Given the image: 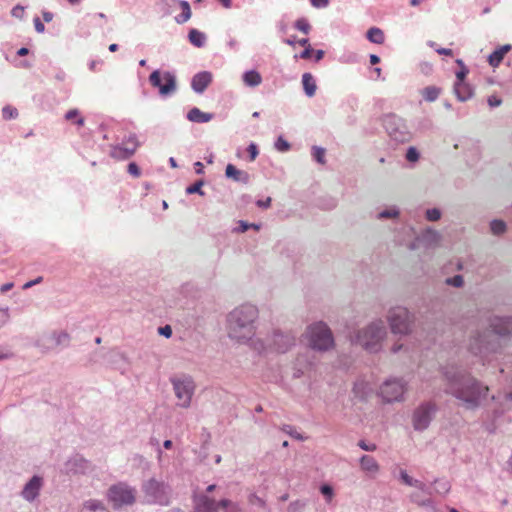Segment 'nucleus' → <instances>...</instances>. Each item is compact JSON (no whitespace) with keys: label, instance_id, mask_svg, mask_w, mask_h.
Wrapping results in <instances>:
<instances>
[{"label":"nucleus","instance_id":"nucleus-38","mask_svg":"<svg viewBox=\"0 0 512 512\" xmlns=\"http://www.w3.org/2000/svg\"><path fill=\"white\" fill-rule=\"evenodd\" d=\"M506 228H507L506 223L502 220L495 219V220L491 221V223H490V229L494 235L503 234L506 231Z\"/></svg>","mask_w":512,"mask_h":512},{"label":"nucleus","instance_id":"nucleus-45","mask_svg":"<svg viewBox=\"0 0 512 512\" xmlns=\"http://www.w3.org/2000/svg\"><path fill=\"white\" fill-rule=\"evenodd\" d=\"M295 28L305 34H308L310 31V24L305 18H300L295 22Z\"/></svg>","mask_w":512,"mask_h":512},{"label":"nucleus","instance_id":"nucleus-46","mask_svg":"<svg viewBox=\"0 0 512 512\" xmlns=\"http://www.w3.org/2000/svg\"><path fill=\"white\" fill-rule=\"evenodd\" d=\"M275 148L279 152H287L290 149V144L282 136H279L275 141Z\"/></svg>","mask_w":512,"mask_h":512},{"label":"nucleus","instance_id":"nucleus-4","mask_svg":"<svg viewBox=\"0 0 512 512\" xmlns=\"http://www.w3.org/2000/svg\"><path fill=\"white\" fill-rule=\"evenodd\" d=\"M387 336V329L381 319H376L358 330L355 342L365 350L376 353L382 347V342Z\"/></svg>","mask_w":512,"mask_h":512},{"label":"nucleus","instance_id":"nucleus-48","mask_svg":"<svg viewBox=\"0 0 512 512\" xmlns=\"http://www.w3.org/2000/svg\"><path fill=\"white\" fill-rule=\"evenodd\" d=\"M249 503L253 506H257V507H260V508H265L266 507V502L264 499H262L261 497H259L258 495L256 494H251L249 496V499H248Z\"/></svg>","mask_w":512,"mask_h":512},{"label":"nucleus","instance_id":"nucleus-16","mask_svg":"<svg viewBox=\"0 0 512 512\" xmlns=\"http://www.w3.org/2000/svg\"><path fill=\"white\" fill-rule=\"evenodd\" d=\"M296 337L290 332L274 331L267 339L268 348L279 353L287 352L295 345Z\"/></svg>","mask_w":512,"mask_h":512},{"label":"nucleus","instance_id":"nucleus-55","mask_svg":"<svg viewBox=\"0 0 512 512\" xmlns=\"http://www.w3.org/2000/svg\"><path fill=\"white\" fill-rule=\"evenodd\" d=\"M24 10L25 8L21 5H16L12 10H11V15L15 18H18V19H22L23 16H24Z\"/></svg>","mask_w":512,"mask_h":512},{"label":"nucleus","instance_id":"nucleus-52","mask_svg":"<svg viewBox=\"0 0 512 512\" xmlns=\"http://www.w3.org/2000/svg\"><path fill=\"white\" fill-rule=\"evenodd\" d=\"M110 359H111L110 363L113 365L118 364L120 361H123V362L126 361L124 354H122L120 352H112L110 355Z\"/></svg>","mask_w":512,"mask_h":512},{"label":"nucleus","instance_id":"nucleus-37","mask_svg":"<svg viewBox=\"0 0 512 512\" xmlns=\"http://www.w3.org/2000/svg\"><path fill=\"white\" fill-rule=\"evenodd\" d=\"M65 119L68 121H75V124L79 127L83 126L85 120L82 116H80V112L77 109H71L66 112Z\"/></svg>","mask_w":512,"mask_h":512},{"label":"nucleus","instance_id":"nucleus-10","mask_svg":"<svg viewBox=\"0 0 512 512\" xmlns=\"http://www.w3.org/2000/svg\"><path fill=\"white\" fill-rule=\"evenodd\" d=\"M174 394L177 398V406L189 408L192 397L195 393L196 385L192 377L183 375L171 378Z\"/></svg>","mask_w":512,"mask_h":512},{"label":"nucleus","instance_id":"nucleus-60","mask_svg":"<svg viewBox=\"0 0 512 512\" xmlns=\"http://www.w3.org/2000/svg\"><path fill=\"white\" fill-rule=\"evenodd\" d=\"M487 102L488 105L492 108L498 107L502 104V100L495 95L489 96Z\"/></svg>","mask_w":512,"mask_h":512},{"label":"nucleus","instance_id":"nucleus-58","mask_svg":"<svg viewBox=\"0 0 512 512\" xmlns=\"http://www.w3.org/2000/svg\"><path fill=\"white\" fill-rule=\"evenodd\" d=\"M250 228V225L249 223L243 221V220H240L238 222V227L234 228L233 229V232H237V233H244L246 232L248 229Z\"/></svg>","mask_w":512,"mask_h":512},{"label":"nucleus","instance_id":"nucleus-7","mask_svg":"<svg viewBox=\"0 0 512 512\" xmlns=\"http://www.w3.org/2000/svg\"><path fill=\"white\" fill-rule=\"evenodd\" d=\"M71 335L62 329L51 330L40 334L34 342V347L42 354H49L69 347Z\"/></svg>","mask_w":512,"mask_h":512},{"label":"nucleus","instance_id":"nucleus-36","mask_svg":"<svg viewBox=\"0 0 512 512\" xmlns=\"http://www.w3.org/2000/svg\"><path fill=\"white\" fill-rule=\"evenodd\" d=\"M421 94L427 102H434L440 95V89L435 86H427L421 91Z\"/></svg>","mask_w":512,"mask_h":512},{"label":"nucleus","instance_id":"nucleus-53","mask_svg":"<svg viewBox=\"0 0 512 512\" xmlns=\"http://www.w3.org/2000/svg\"><path fill=\"white\" fill-rule=\"evenodd\" d=\"M247 151L249 153L251 161H254L257 158L258 154H259L258 147L253 142L248 145Z\"/></svg>","mask_w":512,"mask_h":512},{"label":"nucleus","instance_id":"nucleus-9","mask_svg":"<svg viewBox=\"0 0 512 512\" xmlns=\"http://www.w3.org/2000/svg\"><path fill=\"white\" fill-rule=\"evenodd\" d=\"M136 494V489L125 482L114 484L107 491L108 500L116 509L134 504Z\"/></svg>","mask_w":512,"mask_h":512},{"label":"nucleus","instance_id":"nucleus-30","mask_svg":"<svg viewBox=\"0 0 512 512\" xmlns=\"http://www.w3.org/2000/svg\"><path fill=\"white\" fill-rule=\"evenodd\" d=\"M243 82L248 87H257L262 83V76L256 70L246 71L242 76Z\"/></svg>","mask_w":512,"mask_h":512},{"label":"nucleus","instance_id":"nucleus-32","mask_svg":"<svg viewBox=\"0 0 512 512\" xmlns=\"http://www.w3.org/2000/svg\"><path fill=\"white\" fill-rule=\"evenodd\" d=\"M179 8H181L182 13L175 17V21L178 24H183L187 22L191 18V8L187 1L181 0L179 2Z\"/></svg>","mask_w":512,"mask_h":512},{"label":"nucleus","instance_id":"nucleus-22","mask_svg":"<svg viewBox=\"0 0 512 512\" xmlns=\"http://www.w3.org/2000/svg\"><path fill=\"white\" fill-rule=\"evenodd\" d=\"M432 491L429 488V494L423 493L419 489H416L410 494V500L417 504L418 506L425 507V508H432L434 509V502L431 498Z\"/></svg>","mask_w":512,"mask_h":512},{"label":"nucleus","instance_id":"nucleus-49","mask_svg":"<svg viewBox=\"0 0 512 512\" xmlns=\"http://www.w3.org/2000/svg\"><path fill=\"white\" fill-rule=\"evenodd\" d=\"M420 157L418 150L415 147H409L406 152V159L409 162H416Z\"/></svg>","mask_w":512,"mask_h":512},{"label":"nucleus","instance_id":"nucleus-26","mask_svg":"<svg viewBox=\"0 0 512 512\" xmlns=\"http://www.w3.org/2000/svg\"><path fill=\"white\" fill-rule=\"evenodd\" d=\"M360 467L364 472L370 475L377 474L380 469L379 464L377 463L375 458L370 455H363L360 458Z\"/></svg>","mask_w":512,"mask_h":512},{"label":"nucleus","instance_id":"nucleus-42","mask_svg":"<svg viewBox=\"0 0 512 512\" xmlns=\"http://www.w3.org/2000/svg\"><path fill=\"white\" fill-rule=\"evenodd\" d=\"M204 182L203 180H198L197 182H195L193 185H190L186 188V193L187 194H199L201 196L204 195V192L202 190V186H203Z\"/></svg>","mask_w":512,"mask_h":512},{"label":"nucleus","instance_id":"nucleus-43","mask_svg":"<svg viewBox=\"0 0 512 512\" xmlns=\"http://www.w3.org/2000/svg\"><path fill=\"white\" fill-rule=\"evenodd\" d=\"M320 492L325 497L327 503H330L332 501L334 497V490L332 486L324 484L320 487Z\"/></svg>","mask_w":512,"mask_h":512},{"label":"nucleus","instance_id":"nucleus-11","mask_svg":"<svg viewBox=\"0 0 512 512\" xmlns=\"http://www.w3.org/2000/svg\"><path fill=\"white\" fill-rule=\"evenodd\" d=\"M383 126L390 139L395 143H406L411 140V132L405 120L401 117L395 114H388L383 118Z\"/></svg>","mask_w":512,"mask_h":512},{"label":"nucleus","instance_id":"nucleus-3","mask_svg":"<svg viewBox=\"0 0 512 512\" xmlns=\"http://www.w3.org/2000/svg\"><path fill=\"white\" fill-rule=\"evenodd\" d=\"M491 330L477 331L470 339L469 350L483 361L488 360L489 355L497 353L501 347V336L509 332L508 320L501 317L490 319Z\"/></svg>","mask_w":512,"mask_h":512},{"label":"nucleus","instance_id":"nucleus-50","mask_svg":"<svg viewBox=\"0 0 512 512\" xmlns=\"http://www.w3.org/2000/svg\"><path fill=\"white\" fill-rule=\"evenodd\" d=\"M10 319L9 308H0V328L4 326Z\"/></svg>","mask_w":512,"mask_h":512},{"label":"nucleus","instance_id":"nucleus-39","mask_svg":"<svg viewBox=\"0 0 512 512\" xmlns=\"http://www.w3.org/2000/svg\"><path fill=\"white\" fill-rule=\"evenodd\" d=\"M325 153V149L319 146H313L311 149L313 159L319 164H325Z\"/></svg>","mask_w":512,"mask_h":512},{"label":"nucleus","instance_id":"nucleus-40","mask_svg":"<svg viewBox=\"0 0 512 512\" xmlns=\"http://www.w3.org/2000/svg\"><path fill=\"white\" fill-rule=\"evenodd\" d=\"M450 483L447 480L435 481V492L440 495H445L450 491Z\"/></svg>","mask_w":512,"mask_h":512},{"label":"nucleus","instance_id":"nucleus-35","mask_svg":"<svg viewBox=\"0 0 512 512\" xmlns=\"http://www.w3.org/2000/svg\"><path fill=\"white\" fill-rule=\"evenodd\" d=\"M367 39L375 44H382L385 40L384 33L377 27H372L367 31Z\"/></svg>","mask_w":512,"mask_h":512},{"label":"nucleus","instance_id":"nucleus-14","mask_svg":"<svg viewBox=\"0 0 512 512\" xmlns=\"http://www.w3.org/2000/svg\"><path fill=\"white\" fill-rule=\"evenodd\" d=\"M407 389L403 378H389L380 387V395L386 402L402 401Z\"/></svg>","mask_w":512,"mask_h":512},{"label":"nucleus","instance_id":"nucleus-59","mask_svg":"<svg viewBox=\"0 0 512 512\" xmlns=\"http://www.w3.org/2000/svg\"><path fill=\"white\" fill-rule=\"evenodd\" d=\"M468 74V69L466 66L461 67V70L456 72V82L465 81V78Z\"/></svg>","mask_w":512,"mask_h":512},{"label":"nucleus","instance_id":"nucleus-27","mask_svg":"<svg viewBox=\"0 0 512 512\" xmlns=\"http://www.w3.org/2000/svg\"><path fill=\"white\" fill-rule=\"evenodd\" d=\"M511 49L512 46L510 44H505L493 51L488 57L489 64L492 67H498L502 62L505 54L508 53Z\"/></svg>","mask_w":512,"mask_h":512},{"label":"nucleus","instance_id":"nucleus-19","mask_svg":"<svg viewBox=\"0 0 512 512\" xmlns=\"http://www.w3.org/2000/svg\"><path fill=\"white\" fill-rule=\"evenodd\" d=\"M441 241V233L432 228H426L416 237V242L426 249H435L439 247Z\"/></svg>","mask_w":512,"mask_h":512},{"label":"nucleus","instance_id":"nucleus-33","mask_svg":"<svg viewBox=\"0 0 512 512\" xmlns=\"http://www.w3.org/2000/svg\"><path fill=\"white\" fill-rule=\"evenodd\" d=\"M188 38L191 44L198 48L203 47L206 41V35L197 29H191Z\"/></svg>","mask_w":512,"mask_h":512},{"label":"nucleus","instance_id":"nucleus-62","mask_svg":"<svg viewBox=\"0 0 512 512\" xmlns=\"http://www.w3.org/2000/svg\"><path fill=\"white\" fill-rule=\"evenodd\" d=\"M158 333L166 338H169L172 335V329L169 325H165L158 328Z\"/></svg>","mask_w":512,"mask_h":512},{"label":"nucleus","instance_id":"nucleus-44","mask_svg":"<svg viewBox=\"0 0 512 512\" xmlns=\"http://www.w3.org/2000/svg\"><path fill=\"white\" fill-rule=\"evenodd\" d=\"M441 211L438 208L427 209L425 212L428 221H438L441 218Z\"/></svg>","mask_w":512,"mask_h":512},{"label":"nucleus","instance_id":"nucleus-47","mask_svg":"<svg viewBox=\"0 0 512 512\" xmlns=\"http://www.w3.org/2000/svg\"><path fill=\"white\" fill-rule=\"evenodd\" d=\"M445 282L447 285H450L453 287H458V288L462 287L464 284V280L461 275H455L453 277L447 278Z\"/></svg>","mask_w":512,"mask_h":512},{"label":"nucleus","instance_id":"nucleus-8","mask_svg":"<svg viewBox=\"0 0 512 512\" xmlns=\"http://www.w3.org/2000/svg\"><path fill=\"white\" fill-rule=\"evenodd\" d=\"M387 321L393 334L408 335L413 329L414 315L406 307L395 306L389 309Z\"/></svg>","mask_w":512,"mask_h":512},{"label":"nucleus","instance_id":"nucleus-29","mask_svg":"<svg viewBox=\"0 0 512 512\" xmlns=\"http://www.w3.org/2000/svg\"><path fill=\"white\" fill-rule=\"evenodd\" d=\"M302 85L306 96L313 97L317 90L316 81L311 73L302 75Z\"/></svg>","mask_w":512,"mask_h":512},{"label":"nucleus","instance_id":"nucleus-28","mask_svg":"<svg viewBox=\"0 0 512 512\" xmlns=\"http://www.w3.org/2000/svg\"><path fill=\"white\" fill-rule=\"evenodd\" d=\"M400 479L403 481L404 484L411 487H415L416 489H419L421 492L429 494V487L424 482L409 476L405 470L400 471Z\"/></svg>","mask_w":512,"mask_h":512},{"label":"nucleus","instance_id":"nucleus-13","mask_svg":"<svg viewBox=\"0 0 512 512\" xmlns=\"http://www.w3.org/2000/svg\"><path fill=\"white\" fill-rule=\"evenodd\" d=\"M241 512L239 505L228 499H223L216 502L214 499L207 495H201L196 502L194 512Z\"/></svg>","mask_w":512,"mask_h":512},{"label":"nucleus","instance_id":"nucleus-31","mask_svg":"<svg viewBox=\"0 0 512 512\" xmlns=\"http://www.w3.org/2000/svg\"><path fill=\"white\" fill-rule=\"evenodd\" d=\"M81 512H109L104 504L95 499H90L84 502Z\"/></svg>","mask_w":512,"mask_h":512},{"label":"nucleus","instance_id":"nucleus-51","mask_svg":"<svg viewBox=\"0 0 512 512\" xmlns=\"http://www.w3.org/2000/svg\"><path fill=\"white\" fill-rule=\"evenodd\" d=\"M181 0H161L162 9H175L179 6Z\"/></svg>","mask_w":512,"mask_h":512},{"label":"nucleus","instance_id":"nucleus-20","mask_svg":"<svg viewBox=\"0 0 512 512\" xmlns=\"http://www.w3.org/2000/svg\"><path fill=\"white\" fill-rule=\"evenodd\" d=\"M212 82V74L208 71L196 73L191 80V87L197 94H202Z\"/></svg>","mask_w":512,"mask_h":512},{"label":"nucleus","instance_id":"nucleus-23","mask_svg":"<svg viewBox=\"0 0 512 512\" xmlns=\"http://www.w3.org/2000/svg\"><path fill=\"white\" fill-rule=\"evenodd\" d=\"M225 176L235 182L247 184L249 174L246 171L236 168L233 164H228L225 169Z\"/></svg>","mask_w":512,"mask_h":512},{"label":"nucleus","instance_id":"nucleus-12","mask_svg":"<svg viewBox=\"0 0 512 512\" xmlns=\"http://www.w3.org/2000/svg\"><path fill=\"white\" fill-rule=\"evenodd\" d=\"M149 83L158 89L161 97H169L177 91V79L174 72L154 70L149 76Z\"/></svg>","mask_w":512,"mask_h":512},{"label":"nucleus","instance_id":"nucleus-1","mask_svg":"<svg viewBox=\"0 0 512 512\" xmlns=\"http://www.w3.org/2000/svg\"><path fill=\"white\" fill-rule=\"evenodd\" d=\"M445 381V392L455 399L466 409H476L486 398L489 388L470 372L457 367L446 366L443 369Z\"/></svg>","mask_w":512,"mask_h":512},{"label":"nucleus","instance_id":"nucleus-18","mask_svg":"<svg viewBox=\"0 0 512 512\" xmlns=\"http://www.w3.org/2000/svg\"><path fill=\"white\" fill-rule=\"evenodd\" d=\"M44 486V479L39 475H34L24 485L20 496L27 502H34L40 495V492Z\"/></svg>","mask_w":512,"mask_h":512},{"label":"nucleus","instance_id":"nucleus-15","mask_svg":"<svg viewBox=\"0 0 512 512\" xmlns=\"http://www.w3.org/2000/svg\"><path fill=\"white\" fill-rule=\"evenodd\" d=\"M138 146L139 142L136 134L130 133L123 138L122 143L111 147L110 155L118 160L128 159L135 153Z\"/></svg>","mask_w":512,"mask_h":512},{"label":"nucleus","instance_id":"nucleus-41","mask_svg":"<svg viewBox=\"0 0 512 512\" xmlns=\"http://www.w3.org/2000/svg\"><path fill=\"white\" fill-rule=\"evenodd\" d=\"M2 116L5 120L15 119L18 116V111L12 106H4L2 109Z\"/></svg>","mask_w":512,"mask_h":512},{"label":"nucleus","instance_id":"nucleus-34","mask_svg":"<svg viewBox=\"0 0 512 512\" xmlns=\"http://www.w3.org/2000/svg\"><path fill=\"white\" fill-rule=\"evenodd\" d=\"M400 215V210L397 206L395 205H392V206H388L386 207L385 209H383L382 211H380L376 218L379 219V220H382V219H395V218H398Z\"/></svg>","mask_w":512,"mask_h":512},{"label":"nucleus","instance_id":"nucleus-61","mask_svg":"<svg viewBox=\"0 0 512 512\" xmlns=\"http://www.w3.org/2000/svg\"><path fill=\"white\" fill-rule=\"evenodd\" d=\"M310 3L313 7L321 9L329 5V0H310Z\"/></svg>","mask_w":512,"mask_h":512},{"label":"nucleus","instance_id":"nucleus-5","mask_svg":"<svg viewBox=\"0 0 512 512\" xmlns=\"http://www.w3.org/2000/svg\"><path fill=\"white\" fill-rule=\"evenodd\" d=\"M303 336L308 347L312 350L326 352L334 348L335 340L333 333L323 321H317L308 325Z\"/></svg>","mask_w":512,"mask_h":512},{"label":"nucleus","instance_id":"nucleus-2","mask_svg":"<svg viewBox=\"0 0 512 512\" xmlns=\"http://www.w3.org/2000/svg\"><path fill=\"white\" fill-rule=\"evenodd\" d=\"M258 309L252 304H243L234 308L227 315V333L230 339L246 344L250 342L256 332Z\"/></svg>","mask_w":512,"mask_h":512},{"label":"nucleus","instance_id":"nucleus-57","mask_svg":"<svg viewBox=\"0 0 512 512\" xmlns=\"http://www.w3.org/2000/svg\"><path fill=\"white\" fill-rule=\"evenodd\" d=\"M128 173L131 174L134 177H139L140 174H141L139 167L134 162L129 163V165H128Z\"/></svg>","mask_w":512,"mask_h":512},{"label":"nucleus","instance_id":"nucleus-24","mask_svg":"<svg viewBox=\"0 0 512 512\" xmlns=\"http://www.w3.org/2000/svg\"><path fill=\"white\" fill-rule=\"evenodd\" d=\"M454 93L459 101L465 102L472 98L473 88L466 81L455 82Z\"/></svg>","mask_w":512,"mask_h":512},{"label":"nucleus","instance_id":"nucleus-56","mask_svg":"<svg viewBox=\"0 0 512 512\" xmlns=\"http://www.w3.org/2000/svg\"><path fill=\"white\" fill-rule=\"evenodd\" d=\"M284 431L297 440H305V437L300 433L296 432L291 426H287Z\"/></svg>","mask_w":512,"mask_h":512},{"label":"nucleus","instance_id":"nucleus-6","mask_svg":"<svg viewBox=\"0 0 512 512\" xmlns=\"http://www.w3.org/2000/svg\"><path fill=\"white\" fill-rule=\"evenodd\" d=\"M141 491L147 504L168 506L171 503L173 491L164 481L150 478L142 483Z\"/></svg>","mask_w":512,"mask_h":512},{"label":"nucleus","instance_id":"nucleus-54","mask_svg":"<svg viewBox=\"0 0 512 512\" xmlns=\"http://www.w3.org/2000/svg\"><path fill=\"white\" fill-rule=\"evenodd\" d=\"M358 446L364 450V451H368V452H372V451H375L377 449V446L376 444L374 443H367L365 442L364 440H360L358 442Z\"/></svg>","mask_w":512,"mask_h":512},{"label":"nucleus","instance_id":"nucleus-64","mask_svg":"<svg viewBox=\"0 0 512 512\" xmlns=\"http://www.w3.org/2000/svg\"><path fill=\"white\" fill-rule=\"evenodd\" d=\"M33 22H34L35 30L38 33H43L45 31V26L38 17H35Z\"/></svg>","mask_w":512,"mask_h":512},{"label":"nucleus","instance_id":"nucleus-63","mask_svg":"<svg viewBox=\"0 0 512 512\" xmlns=\"http://www.w3.org/2000/svg\"><path fill=\"white\" fill-rule=\"evenodd\" d=\"M42 281H43V277L39 276V277L35 278L34 280L26 282L23 285V289L27 290V289L33 287L34 285H37V284L41 283Z\"/></svg>","mask_w":512,"mask_h":512},{"label":"nucleus","instance_id":"nucleus-17","mask_svg":"<svg viewBox=\"0 0 512 512\" xmlns=\"http://www.w3.org/2000/svg\"><path fill=\"white\" fill-rule=\"evenodd\" d=\"M436 411L432 403L421 404L413 414V427L415 430L423 431L428 428Z\"/></svg>","mask_w":512,"mask_h":512},{"label":"nucleus","instance_id":"nucleus-25","mask_svg":"<svg viewBox=\"0 0 512 512\" xmlns=\"http://www.w3.org/2000/svg\"><path fill=\"white\" fill-rule=\"evenodd\" d=\"M186 117L194 123H207L214 118V114L203 112L199 108L193 107L188 111Z\"/></svg>","mask_w":512,"mask_h":512},{"label":"nucleus","instance_id":"nucleus-21","mask_svg":"<svg viewBox=\"0 0 512 512\" xmlns=\"http://www.w3.org/2000/svg\"><path fill=\"white\" fill-rule=\"evenodd\" d=\"M88 468V462L81 456L75 455L65 462L64 470L67 473H84Z\"/></svg>","mask_w":512,"mask_h":512}]
</instances>
